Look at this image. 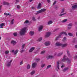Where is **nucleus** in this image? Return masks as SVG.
I'll list each match as a JSON object with an SVG mask.
<instances>
[{
	"instance_id": "1",
	"label": "nucleus",
	"mask_w": 77,
	"mask_h": 77,
	"mask_svg": "<svg viewBox=\"0 0 77 77\" xmlns=\"http://www.w3.org/2000/svg\"><path fill=\"white\" fill-rule=\"evenodd\" d=\"M27 31V27H25L23 28L20 32V35H24Z\"/></svg>"
},
{
	"instance_id": "2",
	"label": "nucleus",
	"mask_w": 77,
	"mask_h": 77,
	"mask_svg": "<svg viewBox=\"0 0 77 77\" xmlns=\"http://www.w3.org/2000/svg\"><path fill=\"white\" fill-rule=\"evenodd\" d=\"M56 45L57 46H61L62 47H66V46L67 45V44H65L63 45L57 42L56 43Z\"/></svg>"
},
{
	"instance_id": "3",
	"label": "nucleus",
	"mask_w": 77,
	"mask_h": 77,
	"mask_svg": "<svg viewBox=\"0 0 77 77\" xmlns=\"http://www.w3.org/2000/svg\"><path fill=\"white\" fill-rule=\"evenodd\" d=\"M71 5H72V9L74 10L75 9H77V3H75L73 4H72Z\"/></svg>"
},
{
	"instance_id": "4",
	"label": "nucleus",
	"mask_w": 77,
	"mask_h": 77,
	"mask_svg": "<svg viewBox=\"0 0 77 77\" xmlns=\"http://www.w3.org/2000/svg\"><path fill=\"white\" fill-rule=\"evenodd\" d=\"M66 35L67 34L65 32H62L60 33L58 38H60V36H62V35Z\"/></svg>"
},
{
	"instance_id": "5",
	"label": "nucleus",
	"mask_w": 77,
	"mask_h": 77,
	"mask_svg": "<svg viewBox=\"0 0 77 77\" xmlns=\"http://www.w3.org/2000/svg\"><path fill=\"white\" fill-rule=\"evenodd\" d=\"M65 57H66V55H64L63 57V59L62 60V61H63V62L65 61V60H67V61H68V58L65 59Z\"/></svg>"
},
{
	"instance_id": "6",
	"label": "nucleus",
	"mask_w": 77,
	"mask_h": 77,
	"mask_svg": "<svg viewBox=\"0 0 77 77\" xmlns=\"http://www.w3.org/2000/svg\"><path fill=\"white\" fill-rule=\"evenodd\" d=\"M60 63H61V61H58L57 62V67L58 69H59V64H60Z\"/></svg>"
},
{
	"instance_id": "7",
	"label": "nucleus",
	"mask_w": 77,
	"mask_h": 77,
	"mask_svg": "<svg viewBox=\"0 0 77 77\" xmlns=\"http://www.w3.org/2000/svg\"><path fill=\"white\" fill-rule=\"evenodd\" d=\"M41 8V3H39L38 5L37 8V9H40Z\"/></svg>"
},
{
	"instance_id": "8",
	"label": "nucleus",
	"mask_w": 77,
	"mask_h": 77,
	"mask_svg": "<svg viewBox=\"0 0 77 77\" xmlns=\"http://www.w3.org/2000/svg\"><path fill=\"white\" fill-rule=\"evenodd\" d=\"M44 11H45V10H40L39 11H37V13H36L35 14L36 15H37V14H39V13H41V12H44Z\"/></svg>"
},
{
	"instance_id": "9",
	"label": "nucleus",
	"mask_w": 77,
	"mask_h": 77,
	"mask_svg": "<svg viewBox=\"0 0 77 77\" xmlns=\"http://www.w3.org/2000/svg\"><path fill=\"white\" fill-rule=\"evenodd\" d=\"M36 66V63H34L33 64H32V67L33 68H35Z\"/></svg>"
},
{
	"instance_id": "10",
	"label": "nucleus",
	"mask_w": 77,
	"mask_h": 77,
	"mask_svg": "<svg viewBox=\"0 0 77 77\" xmlns=\"http://www.w3.org/2000/svg\"><path fill=\"white\" fill-rule=\"evenodd\" d=\"M50 44V42H46L45 43V45H46V46H47V45H49Z\"/></svg>"
},
{
	"instance_id": "11",
	"label": "nucleus",
	"mask_w": 77,
	"mask_h": 77,
	"mask_svg": "<svg viewBox=\"0 0 77 77\" xmlns=\"http://www.w3.org/2000/svg\"><path fill=\"white\" fill-rule=\"evenodd\" d=\"M4 25H5V23H2L1 24H0V28L2 29L3 27V26H4Z\"/></svg>"
},
{
	"instance_id": "12",
	"label": "nucleus",
	"mask_w": 77,
	"mask_h": 77,
	"mask_svg": "<svg viewBox=\"0 0 77 77\" xmlns=\"http://www.w3.org/2000/svg\"><path fill=\"white\" fill-rule=\"evenodd\" d=\"M3 3L4 5H9V4L8 2H4Z\"/></svg>"
},
{
	"instance_id": "13",
	"label": "nucleus",
	"mask_w": 77,
	"mask_h": 77,
	"mask_svg": "<svg viewBox=\"0 0 77 77\" xmlns=\"http://www.w3.org/2000/svg\"><path fill=\"white\" fill-rule=\"evenodd\" d=\"M51 34V33H50V32H48L47 35H45V37H48V36L50 35Z\"/></svg>"
},
{
	"instance_id": "14",
	"label": "nucleus",
	"mask_w": 77,
	"mask_h": 77,
	"mask_svg": "<svg viewBox=\"0 0 77 77\" xmlns=\"http://www.w3.org/2000/svg\"><path fill=\"white\" fill-rule=\"evenodd\" d=\"M42 28H43V26H40L38 29V30H39V31H40V30H41L42 29Z\"/></svg>"
},
{
	"instance_id": "15",
	"label": "nucleus",
	"mask_w": 77,
	"mask_h": 77,
	"mask_svg": "<svg viewBox=\"0 0 77 77\" xmlns=\"http://www.w3.org/2000/svg\"><path fill=\"white\" fill-rule=\"evenodd\" d=\"M12 60H11L9 62V63H8L7 65V66H10V65H11V63L12 62Z\"/></svg>"
},
{
	"instance_id": "16",
	"label": "nucleus",
	"mask_w": 77,
	"mask_h": 77,
	"mask_svg": "<svg viewBox=\"0 0 77 77\" xmlns=\"http://www.w3.org/2000/svg\"><path fill=\"white\" fill-rule=\"evenodd\" d=\"M11 44H12L13 45H15L16 44V42L12 40L11 42Z\"/></svg>"
},
{
	"instance_id": "17",
	"label": "nucleus",
	"mask_w": 77,
	"mask_h": 77,
	"mask_svg": "<svg viewBox=\"0 0 77 77\" xmlns=\"http://www.w3.org/2000/svg\"><path fill=\"white\" fill-rule=\"evenodd\" d=\"M35 49V48L33 47L31 48L30 50H29V52H32L33 50Z\"/></svg>"
},
{
	"instance_id": "18",
	"label": "nucleus",
	"mask_w": 77,
	"mask_h": 77,
	"mask_svg": "<svg viewBox=\"0 0 77 77\" xmlns=\"http://www.w3.org/2000/svg\"><path fill=\"white\" fill-rule=\"evenodd\" d=\"M53 57L52 56H49L48 57H47V59H51V58H53Z\"/></svg>"
},
{
	"instance_id": "19",
	"label": "nucleus",
	"mask_w": 77,
	"mask_h": 77,
	"mask_svg": "<svg viewBox=\"0 0 77 77\" xmlns=\"http://www.w3.org/2000/svg\"><path fill=\"white\" fill-rule=\"evenodd\" d=\"M29 34L30 35H33L34 34V32L33 31H31L29 33Z\"/></svg>"
},
{
	"instance_id": "20",
	"label": "nucleus",
	"mask_w": 77,
	"mask_h": 77,
	"mask_svg": "<svg viewBox=\"0 0 77 77\" xmlns=\"http://www.w3.org/2000/svg\"><path fill=\"white\" fill-rule=\"evenodd\" d=\"M42 37H40L38 39V41H39V42H40L41 41H42Z\"/></svg>"
},
{
	"instance_id": "21",
	"label": "nucleus",
	"mask_w": 77,
	"mask_h": 77,
	"mask_svg": "<svg viewBox=\"0 0 77 77\" xmlns=\"http://www.w3.org/2000/svg\"><path fill=\"white\" fill-rule=\"evenodd\" d=\"M66 21H67V19H66L63 20L62 21V23H65V22H66Z\"/></svg>"
},
{
	"instance_id": "22",
	"label": "nucleus",
	"mask_w": 77,
	"mask_h": 77,
	"mask_svg": "<svg viewBox=\"0 0 77 77\" xmlns=\"http://www.w3.org/2000/svg\"><path fill=\"white\" fill-rule=\"evenodd\" d=\"M11 24H14V19H12L10 23Z\"/></svg>"
},
{
	"instance_id": "23",
	"label": "nucleus",
	"mask_w": 77,
	"mask_h": 77,
	"mask_svg": "<svg viewBox=\"0 0 77 77\" xmlns=\"http://www.w3.org/2000/svg\"><path fill=\"white\" fill-rule=\"evenodd\" d=\"M35 74V71L34 70L32 71L31 73V75H33V74Z\"/></svg>"
},
{
	"instance_id": "24",
	"label": "nucleus",
	"mask_w": 77,
	"mask_h": 77,
	"mask_svg": "<svg viewBox=\"0 0 77 77\" xmlns=\"http://www.w3.org/2000/svg\"><path fill=\"white\" fill-rule=\"evenodd\" d=\"M52 23H53V22H52V21H50L48 22V24H51Z\"/></svg>"
},
{
	"instance_id": "25",
	"label": "nucleus",
	"mask_w": 77,
	"mask_h": 77,
	"mask_svg": "<svg viewBox=\"0 0 77 77\" xmlns=\"http://www.w3.org/2000/svg\"><path fill=\"white\" fill-rule=\"evenodd\" d=\"M25 24H27V23H29V21L27 20H26L25 22L24 23Z\"/></svg>"
},
{
	"instance_id": "26",
	"label": "nucleus",
	"mask_w": 77,
	"mask_h": 77,
	"mask_svg": "<svg viewBox=\"0 0 77 77\" xmlns=\"http://www.w3.org/2000/svg\"><path fill=\"white\" fill-rule=\"evenodd\" d=\"M13 35L14 36H16L17 35V32H15L13 34Z\"/></svg>"
},
{
	"instance_id": "27",
	"label": "nucleus",
	"mask_w": 77,
	"mask_h": 77,
	"mask_svg": "<svg viewBox=\"0 0 77 77\" xmlns=\"http://www.w3.org/2000/svg\"><path fill=\"white\" fill-rule=\"evenodd\" d=\"M8 53H9V51H6L5 52V54H8Z\"/></svg>"
},
{
	"instance_id": "28",
	"label": "nucleus",
	"mask_w": 77,
	"mask_h": 77,
	"mask_svg": "<svg viewBox=\"0 0 77 77\" xmlns=\"http://www.w3.org/2000/svg\"><path fill=\"white\" fill-rule=\"evenodd\" d=\"M30 66L29 64L27 66V69H29V68H30Z\"/></svg>"
},
{
	"instance_id": "29",
	"label": "nucleus",
	"mask_w": 77,
	"mask_h": 77,
	"mask_svg": "<svg viewBox=\"0 0 77 77\" xmlns=\"http://www.w3.org/2000/svg\"><path fill=\"white\" fill-rule=\"evenodd\" d=\"M18 50H17L16 51L14 52L15 54H17V53H18Z\"/></svg>"
},
{
	"instance_id": "30",
	"label": "nucleus",
	"mask_w": 77,
	"mask_h": 77,
	"mask_svg": "<svg viewBox=\"0 0 77 77\" xmlns=\"http://www.w3.org/2000/svg\"><path fill=\"white\" fill-rule=\"evenodd\" d=\"M57 2L56 1H55L54 2V3L53 4V5H55V4H56V2Z\"/></svg>"
},
{
	"instance_id": "31",
	"label": "nucleus",
	"mask_w": 77,
	"mask_h": 77,
	"mask_svg": "<svg viewBox=\"0 0 77 77\" xmlns=\"http://www.w3.org/2000/svg\"><path fill=\"white\" fill-rule=\"evenodd\" d=\"M58 8H58V7H57V6H56L55 7V9H58Z\"/></svg>"
},
{
	"instance_id": "32",
	"label": "nucleus",
	"mask_w": 77,
	"mask_h": 77,
	"mask_svg": "<svg viewBox=\"0 0 77 77\" xmlns=\"http://www.w3.org/2000/svg\"><path fill=\"white\" fill-rule=\"evenodd\" d=\"M4 15H7V16L9 15V14H7L6 13H5Z\"/></svg>"
},
{
	"instance_id": "33",
	"label": "nucleus",
	"mask_w": 77,
	"mask_h": 77,
	"mask_svg": "<svg viewBox=\"0 0 77 77\" xmlns=\"http://www.w3.org/2000/svg\"><path fill=\"white\" fill-rule=\"evenodd\" d=\"M45 64H42V68H43V67H44V66H45Z\"/></svg>"
},
{
	"instance_id": "34",
	"label": "nucleus",
	"mask_w": 77,
	"mask_h": 77,
	"mask_svg": "<svg viewBox=\"0 0 77 77\" xmlns=\"http://www.w3.org/2000/svg\"><path fill=\"white\" fill-rule=\"evenodd\" d=\"M72 24L71 23H70L69 24L68 26L69 27H71L72 26Z\"/></svg>"
},
{
	"instance_id": "35",
	"label": "nucleus",
	"mask_w": 77,
	"mask_h": 77,
	"mask_svg": "<svg viewBox=\"0 0 77 77\" xmlns=\"http://www.w3.org/2000/svg\"><path fill=\"white\" fill-rule=\"evenodd\" d=\"M68 69V68H66V69H65L64 70H63V71H66V70H67V69Z\"/></svg>"
},
{
	"instance_id": "36",
	"label": "nucleus",
	"mask_w": 77,
	"mask_h": 77,
	"mask_svg": "<svg viewBox=\"0 0 77 77\" xmlns=\"http://www.w3.org/2000/svg\"><path fill=\"white\" fill-rule=\"evenodd\" d=\"M68 35L69 36H72V34L71 33H69Z\"/></svg>"
},
{
	"instance_id": "37",
	"label": "nucleus",
	"mask_w": 77,
	"mask_h": 77,
	"mask_svg": "<svg viewBox=\"0 0 77 77\" xmlns=\"http://www.w3.org/2000/svg\"><path fill=\"white\" fill-rule=\"evenodd\" d=\"M25 45V44H23V45H22V48H24V46Z\"/></svg>"
},
{
	"instance_id": "38",
	"label": "nucleus",
	"mask_w": 77,
	"mask_h": 77,
	"mask_svg": "<svg viewBox=\"0 0 77 77\" xmlns=\"http://www.w3.org/2000/svg\"><path fill=\"white\" fill-rule=\"evenodd\" d=\"M44 53H45V51H42V52H41V54H44Z\"/></svg>"
},
{
	"instance_id": "39",
	"label": "nucleus",
	"mask_w": 77,
	"mask_h": 77,
	"mask_svg": "<svg viewBox=\"0 0 77 77\" xmlns=\"http://www.w3.org/2000/svg\"><path fill=\"white\" fill-rule=\"evenodd\" d=\"M50 67H51V65H49V66H48L47 67V68H50Z\"/></svg>"
},
{
	"instance_id": "40",
	"label": "nucleus",
	"mask_w": 77,
	"mask_h": 77,
	"mask_svg": "<svg viewBox=\"0 0 77 77\" xmlns=\"http://www.w3.org/2000/svg\"><path fill=\"white\" fill-rule=\"evenodd\" d=\"M17 8L18 9H20V6L19 5H18L17 7Z\"/></svg>"
},
{
	"instance_id": "41",
	"label": "nucleus",
	"mask_w": 77,
	"mask_h": 77,
	"mask_svg": "<svg viewBox=\"0 0 77 77\" xmlns=\"http://www.w3.org/2000/svg\"><path fill=\"white\" fill-rule=\"evenodd\" d=\"M32 20H33V21H35V17H32Z\"/></svg>"
},
{
	"instance_id": "42",
	"label": "nucleus",
	"mask_w": 77,
	"mask_h": 77,
	"mask_svg": "<svg viewBox=\"0 0 77 77\" xmlns=\"http://www.w3.org/2000/svg\"><path fill=\"white\" fill-rule=\"evenodd\" d=\"M48 3H50V0H47Z\"/></svg>"
},
{
	"instance_id": "43",
	"label": "nucleus",
	"mask_w": 77,
	"mask_h": 77,
	"mask_svg": "<svg viewBox=\"0 0 77 77\" xmlns=\"http://www.w3.org/2000/svg\"><path fill=\"white\" fill-rule=\"evenodd\" d=\"M65 65H64V64H63L62 65V66H61V68H63V66H64Z\"/></svg>"
},
{
	"instance_id": "44",
	"label": "nucleus",
	"mask_w": 77,
	"mask_h": 77,
	"mask_svg": "<svg viewBox=\"0 0 77 77\" xmlns=\"http://www.w3.org/2000/svg\"><path fill=\"white\" fill-rule=\"evenodd\" d=\"M39 58L36 59V61H37V62H38V61H39Z\"/></svg>"
},
{
	"instance_id": "45",
	"label": "nucleus",
	"mask_w": 77,
	"mask_h": 77,
	"mask_svg": "<svg viewBox=\"0 0 77 77\" xmlns=\"http://www.w3.org/2000/svg\"><path fill=\"white\" fill-rule=\"evenodd\" d=\"M15 1H16V2H20L19 0H15Z\"/></svg>"
},
{
	"instance_id": "46",
	"label": "nucleus",
	"mask_w": 77,
	"mask_h": 77,
	"mask_svg": "<svg viewBox=\"0 0 77 77\" xmlns=\"http://www.w3.org/2000/svg\"><path fill=\"white\" fill-rule=\"evenodd\" d=\"M31 8L32 9H35V7H32Z\"/></svg>"
},
{
	"instance_id": "47",
	"label": "nucleus",
	"mask_w": 77,
	"mask_h": 77,
	"mask_svg": "<svg viewBox=\"0 0 77 77\" xmlns=\"http://www.w3.org/2000/svg\"><path fill=\"white\" fill-rule=\"evenodd\" d=\"M64 14H62L60 15V16H62V15H64Z\"/></svg>"
},
{
	"instance_id": "48",
	"label": "nucleus",
	"mask_w": 77,
	"mask_h": 77,
	"mask_svg": "<svg viewBox=\"0 0 77 77\" xmlns=\"http://www.w3.org/2000/svg\"><path fill=\"white\" fill-rule=\"evenodd\" d=\"M22 63H23V61H21V62H20V65H22Z\"/></svg>"
},
{
	"instance_id": "49",
	"label": "nucleus",
	"mask_w": 77,
	"mask_h": 77,
	"mask_svg": "<svg viewBox=\"0 0 77 77\" xmlns=\"http://www.w3.org/2000/svg\"><path fill=\"white\" fill-rule=\"evenodd\" d=\"M2 5H1L0 6V9H2Z\"/></svg>"
},
{
	"instance_id": "50",
	"label": "nucleus",
	"mask_w": 77,
	"mask_h": 77,
	"mask_svg": "<svg viewBox=\"0 0 77 77\" xmlns=\"http://www.w3.org/2000/svg\"><path fill=\"white\" fill-rule=\"evenodd\" d=\"M63 40H65L66 39V37H65L63 39Z\"/></svg>"
},
{
	"instance_id": "51",
	"label": "nucleus",
	"mask_w": 77,
	"mask_h": 77,
	"mask_svg": "<svg viewBox=\"0 0 77 77\" xmlns=\"http://www.w3.org/2000/svg\"><path fill=\"white\" fill-rule=\"evenodd\" d=\"M33 1V0H29L30 2H32Z\"/></svg>"
},
{
	"instance_id": "52",
	"label": "nucleus",
	"mask_w": 77,
	"mask_h": 77,
	"mask_svg": "<svg viewBox=\"0 0 77 77\" xmlns=\"http://www.w3.org/2000/svg\"><path fill=\"white\" fill-rule=\"evenodd\" d=\"M75 48H77V45H75Z\"/></svg>"
},
{
	"instance_id": "53",
	"label": "nucleus",
	"mask_w": 77,
	"mask_h": 77,
	"mask_svg": "<svg viewBox=\"0 0 77 77\" xmlns=\"http://www.w3.org/2000/svg\"><path fill=\"white\" fill-rule=\"evenodd\" d=\"M24 51V50H22L21 51V53H22V52H23Z\"/></svg>"
},
{
	"instance_id": "54",
	"label": "nucleus",
	"mask_w": 77,
	"mask_h": 77,
	"mask_svg": "<svg viewBox=\"0 0 77 77\" xmlns=\"http://www.w3.org/2000/svg\"><path fill=\"white\" fill-rule=\"evenodd\" d=\"M67 54H69V51H67Z\"/></svg>"
},
{
	"instance_id": "55",
	"label": "nucleus",
	"mask_w": 77,
	"mask_h": 77,
	"mask_svg": "<svg viewBox=\"0 0 77 77\" xmlns=\"http://www.w3.org/2000/svg\"><path fill=\"white\" fill-rule=\"evenodd\" d=\"M68 29H71V27H70L69 28V27H68Z\"/></svg>"
},
{
	"instance_id": "56",
	"label": "nucleus",
	"mask_w": 77,
	"mask_h": 77,
	"mask_svg": "<svg viewBox=\"0 0 77 77\" xmlns=\"http://www.w3.org/2000/svg\"><path fill=\"white\" fill-rule=\"evenodd\" d=\"M64 11V10H63L62 11V12L61 13H63V11Z\"/></svg>"
},
{
	"instance_id": "57",
	"label": "nucleus",
	"mask_w": 77,
	"mask_h": 77,
	"mask_svg": "<svg viewBox=\"0 0 77 77\" xmlns=\"http://www.w3.org/2000/svg\"><path fill=\"white\" fill-rule=\"evenodd\" d=\"M12 52H14V50H13L12 51Z\"/></svg>"
},
{
	"instance_id": "58",
	"label": "nucleus",
	"mask_w": 77,
	"mask_h": 77,
	"mask_svg": "<svg viewBox=\"0 0 77 77\" xmlns=\"http://www.w3.org/2000/svg\"><path fill=\"white\" fill-rule=\"evenodd\" d=\"M60 0V1H64V0Z\"/></svg>"
},
{
	"instance_id": "59",
	"label": "nucleus",
	"mask_w": 77,
	"mask_h": 77,
	"mask_svg": "<svg viewBox=\"0 0 77 77\" xmlns=\"http://www.w3.org/2000/svg\"><path fill=\"white\" fill-rule=\"evenodd\" d=\"M64 9H65V8H63V10H64Z\"/></svg>"
},
{
	"instance_id": "60",
	"label": "nucleus",
	"mask_w": 77,
	"mask_h": 77,
	"mask_svg": "<svg viewBox=\"0 0 77 77\" xmlns=\"http://www.w3.org/2000/svg\"><path fill=\"white\" fill-rule=\"evenodd\" d=\"M42 10H45V9H42Z\"/></svg>"
},
{
	"instance_id": "61",
	"label": "nucleus",
	"mask_w": 77,
	"mask_h": 77,
	"mask_svg": "<svg viewBox=\"0 0 77 77\" xmlns=\"http://www.w3.org/2000/svg\"><path fill=\"white\" fill-rule=\"evenodd\" d=\"M76 36H77V32H76Z\"/></svg>"
},
{
	"instance_id": "62",
	"label": "nucleus",
	"mask_w": 77,
	"mask_h": 77,
	"mask_svg": "<svg viewBox=\"0 0 77 77\" xmlns=\"http://www.w3.org/2000/svg\"><path fill=\"white\" fill-rule=\"evenodd\" d=\"M0 39H1V37H0Z\"/></svg>"
},
{
	"instance_id": "63",
	"label": "nucleus",
	"mask_w": 77,
	"mask_h": 77,
	"mask_svg": "<svg viewBox=\"0 0 77 77\" xmlns=\"http://www.w3.org/2000/svg\"><path fill=\"white\" fill-rule=\"evenodd\" d=\"M0 60H1L0 59Z\"/></svg>"
}]
</instances>
